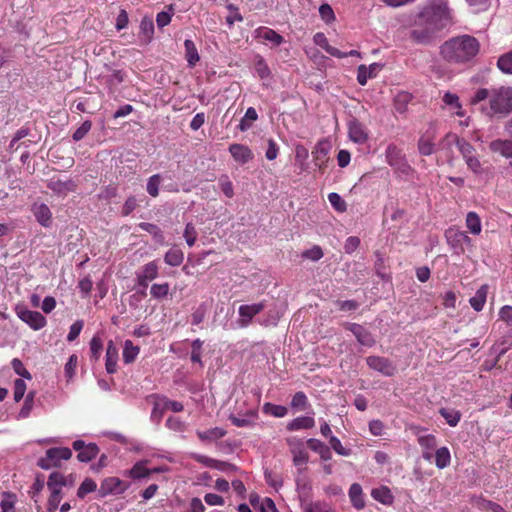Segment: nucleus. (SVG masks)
<instances>
[{"mask_svg": "<svg viewBox=\"0 0 512 512\" xmlns=\"http://www.w3.org/2000/svg\"><path fill=\"white\" fill-rule=\"evenodd\" d=\"M418 22L425 27L411 31V38L418 43L429 42L434 33L452 25L453 16L447 0H431L419 13Z\"/></svg>", "mask_w": 512, "mask_h": 512, "instance_id": "obj_1", "label": "nucleus"}, {"mask_svg": "<svg viewBox=\"0 0 512 512\" xmlns=\"http://www.w3.org/2000/svg\"><path fill=\"white\" fill-rule=\"evenodd\" d=\"M480 43L471 35H461L445 41L440 47V54L451 64L470 63L479 53Z\"/></svg>", "mask_w": 512, "mask_h": 512, "instance_id": "obj_2", "label": "nucleus"}, {"mask_svg": "<svg viewBox=\"0 0 512 512\" xmlns=\"http://www.w3.org/2000/svg\"><path fill=\"white\" fill-rule=\"evenodd\" d=\"M512 112V87L501 86L492 88L491 100L489 103L490 116L505 117Z\"/></svg>", "mask_w": 512, "mask_h": 512, "instance_id": "obj_3", "label": "nucleus"}, {"mask_svg": "<svg viewBox=\"0 0 512 512\" xmlns=\"http://www.w3.org/2000/svg\"><path fill=\"white\" fill-rule=\"evenodd\" d=\"M63 480V474L58 471L52 472L48 477L47 487L50 491L47 502L48 512H55L62 500V488L65 484Z\"/></svg>", "mask_w": 512, "mask_h": 512, "instance_id": "obj_4", "label": "nucleus"}, {"mask_svg": "<svg viewBox=\"0 0 512 512\" xmlns=\"http://www.w3.org/2000/svg\"><path fill=\"white\" fill-rule=\"evenodd\" d=\"M444 235L448 245L457 254H463L465 252V246H473L472 239L467 235V233L456 226H451L446 229Z\"/></svg>", "mask_w": 512, "mask_h": 512, "instance_id": "obj_5", "label": "nucleus"}, {"mask_svg": "<svg viewBox=\"0 0 512 512\" xmlns=\"http://www.w3.org/2000/svg\"><path fill=\"white\" fill-rule=\"evenodd\" d=\"M72 457L71 449L67 447H53L46 451L45 457L39 459L38 466L48 470L60 466L61 460H69Z\"/></svg>", "mask_w": 512, "mask_h": 512, "instance_id": "obj_6", "label": "nucleus"}, {"mask_svg": "<svg viewBox=\"0 0 512 512\" xmlns=\"http://www.w3.org/2000/svg\"><path fill=\"white\" fill-rule=\"evenodd\" d=\"M15 311L17 316L33 330H40L47 324L46 318L38 311L29 310L24 306H17Z\"/></svg>", "mask_w": 512, "mask_h": 512, "instance_id": "obj_7", "label": "nucleus"}, {"mask_svg": "<svg viewBox=\"0 0 512 512\" xmlns=\"http://www.w3.org/2000/svg\"><path fill=\"white\" fill-rule=\"evenodd\" d=\"M130 487V483L121 480L118 477L105 478L99 489L101 497L107 495H120L123 494Z\"/></svg>", "mask_w": 512, "mask_h": 512, "instance_id": "obj_8", "label": "nucleus"}, {"mask_svg": "<svg viewBox=\"0 0 512 512\" xmlns=\"http://www.w3.org/2000/svg\"><path fill=\"white\" fill-rule=\"evenodd\" d=\"M437 130L435 126L430 125L428 129L421 134L418 140V151L423 156H429L436 151Z\"/></svg>", "mask_w": 512, "mask_h": 512, "instance_id": "obj_9", "label": "nucleus"}, {"mask_svg": "<svg viewBox=\"0 0 512 512\" xmlns=\"http://www.w3.org/2000/svg\"><path fill=\"white\" fill-rule=\"evenodd\" d=\"M366 363L369 366V368L383 374L384 376L391 377L397 371L394 363L385 357L368 356L366 358Z\"/></svg>", "mask_w": 512, "mask_h": 512, "instance_id": "obj_10", "label": "nucleus"}, {"mask_svg": "<svg viewBox=\"0 0 512 512\" xmlns=\"http://www.w3.org/2000/svg\"><path fill=\"white\" fill-rule=\"evenodd\" d=\"M72 448L78 452L77 459L83 463L90 462L99 453V448L95 443L86 444L83 440H75L72 443Z\"/></svg>", "mask_w": 512, "mask_h": 512, "instance_id": "obj_11", "label": "nucleus"}, {"mask_svg": "<svg viewBox=\"0 0 512 512\" xmlns=\"http://www.w3.org/2000/svg\"><path fill=\"white\" fill-rule=\"evenodd\" d=\"M159 274V266L157 261L153 260L146 263L137 273V284L138 286L146 289L148 287V283L158 277Z\"/></svg>", "mask_w": 512, "mask_h": 512, "instance_id": "obj_12", "label": "nucleus"}, {"mask_svg": "<svg viewBox=\"0 0 512 512\" xmlns=\"http://www.w3.org/2000/svg\"><path fill=\"white\" fill-rule=\"evenodd\" d=\"M343 326L346 330H349L354 334L361 345L372 347L375 344V339L372 333L362 325L346 322Z\"/></svg>", "mask_w": 512, "mask_h": 512, "instance_id": "obj_13", "label": "nucleus"}, {"mask_svg": "<svg viewBox=\"0 0 512 512\" xmlns=\"http://www.w3.org/2000/svg\"><path fill=\"white\" fill-rule=\"evenodd\" d=\"M348 134L349 138L358 144H363L368 140V132L365 125L356 119L348 123Z\"/></svg>", "mask_w": 512, "mask_h": 512, "instance_id": "obj_14", "label": "nucleus"}, {"mask_svg": "<svg viewBox=\"0 0 512 512\" xmlns=\"http://www.w3.org/2000/svg\"><path fill=\"white\" fill-rule=\"evenodd\" d=\"M265 308L264 302L255 303L252 305H241L239 307V316L241 317V325L248 326L254 316L262 312Z\"/></svg>", "mask_w": 512, "mask_h": 512, "instance_id": "obj_15", "label": "nucleus"}, {"mask_svg": "<svg viewBox=\"0 0 512 512\" xmlns=\"http://www.w3.org/2000/svg\"><path fill=\"white\" fill-rule=\"evenodd\" d=\"M256 38L264 43H270L272 47L280 46L284 42V38L275 30L268 27H259L255 30Z\"/></svg>", "mask_w": 512, "mask_h": 512, "instance_id": "obj_16", "label": "nucleus"}, {"mask_svg": "<svg viewBox=\"0 0 512 512\" xmlns=\"http://www.w3.org/2000/svg\"><path fill=\"white\" fill-rule=\"evenodd\" d=\"M385 156L387 163L391 167L401 169L406 166L405 157L395 144L388 145Z\"/></svg>", "mask_w": 512, "mask_h": 512, "instance_id": "obj_17", "label": "nucleus"}, {"mask_svg": "<svg viewBox=\"0 0 512 512\" xmlns=\"http://www.w3.org/2000/svg\"><path fill=\"white\" fill-rule=\"evenodd\" d=\"M444 141L449 143L455 142L463 159L477 154L476 149L468 141L463 138H459L456 134L448 133L445 136Z\"/></svg>", "mask_w": 512, "mask_h": 512, "instance_id": "obj_18", "label": "nucleus"}, {"mask_svg": "<svg viewBox=\"0 0 512 512\" xmlns=\"http://www.w3.org/2000/svg\"><path fill=\"white\" fill-rule=\"evenodd\" d=\"M229 152L231 153L233 159L240 164H245L252 160L254 157L251 149L248 146L242 144H231L229 146Z\"/></svg>", "mask_w": 512, "mask_h": 512, "instance_id": "obj_19", "label": "nucleus"}, {"mask_svg": "<svg viewBox=\"0 0 512 512\" xmlns=\"http://www.w3.org/2000/svg\"><path fill=\"white\" fill-rule=\"evenodd\" d=\"M510 347H512V330L507 329L503 335L499 336L495 340V343L492 347V349L498 352L496 361H499Z\"/></svg>", "mask_w": 512, "mask_h": 512, "instance_id": "obj_20", "label": "nucleus"}, {"mask_svg": "<svg viewBox=\"0 0 512 512\" xmlns=\"http://www.w3.org/2000/svg\"><path fill=\"white\" fill-rule=\"evenodd\" d=\"M307 447L313 452L319 454L323 461H329L332 458L330 447L319 439L310 438L306 441Z\"/></svg>", "mask_w": 512, "mask_h": 512, "instance_id": "obj_21", "label": "nucleus"}, {"mask_svg": "<svg viewBox=\"0 0 512 512\" xmlns=\"http://www.w3.org/2000/svg\"><path fill=\"white\" fill-rule=\"evenodd\" d=\"M154 36V22L152 18L145 16L140 22L139 39L142 44H149Z\"/></svg>", "mask_w": 512, "mask_h": 512, "instance_id": "obj_22", "label": "nucleus"}, {"mask_svg": "<svg viewBox=\"0 0 512 512\" xmlns=\"http://www.w3.org/2000/svg\"><path fill=\"white\" fill-rule=\"evenodd\" d=\"M105 358V368L107 373H115L117 370L118 349L112 340H110L107 344Z\"/></svg>", "mask_w": 512, "mask_h": 512, "instance_id": "obj_23", "label": "nucleus"}, {"mask_svg": "<svg viewBox=\"0 0 512 512\" xmlns=\"http://www.w3.org/2000/svg\"><path fill=\"white\" fill-rule=\"evenodd\" d=\"M48 188L58 194H67L75 190V183L70 180H62L60 178H52L48 183Z\"/></svg>", "mask_w": 512, "mask_h": 512, "instance_id": "obj_24", "label": "nucleus"}, {"mask_svg": "<svg viewBox=\"0 0 512 512\" xmlns=\"http://www.w3.org/2000/svg\"><path fill=\"white\" fill-rule=\"evenodd\" d=\"M348 495L355 509L362 510L365 507L364 493L360 484L353 483L349 488Z\"/></svg>", "mask_w": 512, "mask_h": 512, "instance_id": "obj_25", "label": "nucleus"}, {"mask_svg": "<svg viewBox=\"0 0 512 512\" xmlns=\"http://www.w3.org/2000/svg\"><path fill=\"white\" fill-rule=\"evenodd\" d=\"M380 70V65L377 63L371 64L369 67L365 65H360L357 69V81L360 85H366L368 79L376 77L378 71Z\"/></svg>", "mask_w": 512, "mask_h": 512, "instance_id": "obj_26", "label": "nucleus"}, {"mask_svg": "<svg viewBox=\"0 0 512 512\" xmlns=\"http://www.w3.org/2000/svg\"><path fill=\"white\" fill-rule=\"evenodd\" d=\"M371 497L378 501L379 503L390 506L394 502V496L387 486H381L378 488H373L371 490Z\"/></svg>", "mask_w": 512, "mask_h": 512, "instance_id": "obj_27", "label": "nucleus"}, {"mask_svg": "<svg viewBox=\"0 0 512 512\" xmlns=\"http://www.w3.org/2000/svg\"><path fill=\"white\" fill-rule=\"evenodd\" d=\"M32 211L39 224L43 227L50 226L52 213L46 204L34 205Z\"/></svg>", "mask_w": 512, "mask_h": 512, "instance_id": "obj_28", "label": "nucleus"}, {"mask_svg": "<svg viewBox=\"0 0 512 512\" xmlns=\"http://www.w3.org/2000/svg\"><path fill=\"white\" fill-rule=\"evenodd\" d=\"M147 461L136 462L131 469L125 472V475L133 480L144 479L151 475L150 469L146 467Z\"/></svg>", "mask_w": 512, "mask_h": 512, "instance_id": "obj_29", "label": "nucleus"}, {"mask_svg": "<svg viewBox=\"0 0 512 512\" xmlns=\"http://www.w3.org/2000/svg\"><path fill=\"white\" fill-rule=\"evenodd\" d=\"M492 152L499 153L503 157L512 158V141L497 139L490 143Z\"/></svg>", "mask_w": 512, "mask_h": 512, "instance_id": "obj_30", "label": "nucleus"}, {"mask_svg": "<svg viewBox=\"0 0 512 512\" xmlns=\"http://www.w3.org/2000/svg\"><path fill=\"white\" fill-rule=\"evenodd\" d=\"M315 426V420L310 416H300L293 419L287 425V430L298 431L302 429H311Z\"/></svg>", "mask_w": 512, "mask_h": 512, "instance_id": "obj_31", "label": "nucleus"}, {"mask_svg": "<svg viewBox=\"0 0 512 512\" xmlns=\"http://www.w3.org/2000/svg\"><path fill=\"white\" fill-rule=\"evenodd\" d=\"M257 416L256 410H249L243 417L230 415L229 420L236 427H250L254 424Z\"/></svg>", "mask_w": 512, "mask_h": 512, "instance_id": "obj_32", "label": "nucleus"}, {"mask_svg": "<svg viewBox=\"0 0 512 512\" xmlns=\"http://www.w3.org/2000/svg\"><path fill=\"white\" fill-rule=\"evenodd\" d=\"M465 226L472 235H479L482 231V223L479 215L474 211L468 212L465 219Z\"/></svg>", "mask_w": 512, "mask_h": 512, "instance_id": "obj_33", "label": "nucleus"}, {"mask_svg": "<svg viewBox=\"0 0 512 512\" xmlns=\"http://www.w3.org/2000/svg\"><path fill=\"white\" fill-rule=\"evenodd\" d=\"M138 227L142 229L143 231L148 232L152 235L153 239L156 243L160 245L165 244V237L163 231L158 227L156 224L148 223V222H141L138 224Z\"/></svg>", "mask_w": 512, "mask_h": 512, "instance_id": "obj_34", "label": "nucleus"}, {"mask_svg": "<svg viewBox=\"0 0 512 512\" xmlns=\"http://www.w3.org/2000/svg\"><path fill=\"white\" fill-rule=\"evenodd\" d=\"M487 293H488V286L482 285L476 291L475 295L470 298V300H469L470 305L475 311L479 312L483 309L484 304L486 302Z\"/></svg>", "mask_w": 512, "mask_h": 512, "instance_id": "obj_35", "label": "nucleus"}, {"mask_svg": "<svg viewBox=\"0 0 512 512\" xmlns=\"http://www.w3.org/2000/svg\"><path fill=\"white\" fill-rule=\"evenodd\" d=\"M196 434L201 441L205 442L223 438L226 435V431L220 427H214L206 431L198 430Z\"/></svg>", "mask_w": 512, "mask_h": 512, "instance_id": "obj_36", "label": "nucleus"}, {"mask_svg": "<svg viewBox=\"0 0 512 512\" xmlns=\"http://www.w3.org/2000/svg\"><path fill=\"white\" fill-rule=\"evenodd\" d=\"M194 459L198 463H201V464L205 465L206 467L214 468V469H218V470H222V471H225L229 467H231V465L229 463L219 461V460H216V459L204 456V455H195Z\"/></svg>", "mask_w": 512, "mask_h": 512, "instance_id": "obj_37", "label": "nucleus"}, {"mask_svg": "<svg viewBox=\"0 0 512 512\" xmlns=\"http://www.w3.org/2000/svg\"><path fill=\"white\" fill-rule=\"evenodd\" d=\"M184 48H185V58L189 64V66H191V67L195 66L196 63L200 59L198 50L195 46V43L190 39H186L184 41Z\"/></svg>", "mask_w": 512, "mask_h": 512, "instance_id": "obj_38", "label": "nucleus"}, {"mask_svg": "<svg viewBox=\"0 0 512 512\" xmlns=\"http://www.w3.org/2000/svg\"><path fill=\"white\" fill-rule=\"evenodd\" d=\"M312 155L315 161V165L322 170L328 161L327 148L322 143H318L315 147V150L312 152Z\"/></svg>", "mask_w": 512, "mask_h": 512, "instance_id": "obj_39", "label": "nucleus"}, {"mask_svg": "<svg viewBox=\"0 0 512 512\" xmlns=\"http://www.w3.org/2000/svg\"><path fill=\"white\" fill-rule=\"evenodd\" d=\"M258 119V114L255 108L249 107L246 110L244 117L240 120L238 129L242 132L249 130L253 123Z\"/></svg>", "mask_w": 512, "mask_h": 512, "instance_id": "obj_40", "label": "nucleus"}, {"mask_svg": "<svg viewBox=\"0 0 512 512\" xmlns=\"http://www.w3.org/2000/svg\"><path fill=\"white\" fill-rule=\"evenodd\" d=\"M184 260V253L178 248L169 249L164 256V261L170 266H179Z\"/></svg>", "mask_w": 512, "mask_h": 512, "instance_id": "obj_41", "label": "nucleus"}, {"mask_svg": "<svg viewBox=\"0 0 512 512\" xmlns=\"http://www.w3.org/2000/svg\"><path fill=\"white\" fill-rule=\"evenodd\" d=\"M451 455L447 447L438 448L435 452V465L439 469H444L450 465Z\"/></svg>", "mask_w": 512, "mask_h": 512, "instance_id": "obj_42", "label": "nucleus"}, {"mask_svg": "<svg viewBox=\"0 0 512 512\" xmlns=\"http://www.w3.org/2000/svg\"><path fill=\"white\" fill-rule=\"evenodd\" d=\"M140 352V348L138 346H134L131 340H126L124 342L123 348V361L126 364L132 363L137 358Z\"/></svg>", "mask_w": 512, "mask_h": 512, "instance_id": "obj_43", "label": "nucleus"}, {"mask_svg": "<svg viewBox=\"0 0 512 512\" xmlns=\"http://www.w3.org/2000/svg\"><path fill=\"white\" fill-rule=\"evenodd\" d=\"M439 413L451 427H455L461 419V413L454 409L441 408Z\"/></svg>", "mask_w": 512, "mask_h": 512, "instance_id": "obj_44", "label": "nucleus"}, {"mask_svg": "<svg viewBox=\"0 0 512 512\" xmlns=\"http://www.w3.org/2000/svg\"><path fill=\"white\" fill-rule=\"evenodd\" d=\"M497 67L502 73L512 75V50L498 58Z\"/></svg>", "mask_w": 512, "mask_h": 512, "instance_id": "obj_45", "label": "nucleus"}, {"mask_svg": "<svg viewBox=\"0 0 512 512\" xmlns=\"http://www.w3.org/2000/svg\"><path fill=\"white\" fill-rule=\"evenodd\" d=\"M263 411L266 414H270L278 418L285 417L288 414V409L285 406L276 405L269 402L264 404Z\"/></svg>", "mask_w": 512, "mask_h": 512, "instance_id": "obj_46", "label": "nucleus"}, {"mask_svg": "<svg viewBox=\"0 0 512 512\" xmlns=\"http://www.w3.org/2000/svg\"><path fill=\"white\" fill-rule=\"evenodd\" d=\"M103 341L98 335H94L90 341V358L97 361L102 353Z\"/></svg>", "mask_w": 512, "mask_h": 512, "instance_id": "obj_47", "label": "nucleus"}, {"mask_svg": "<svg viewBox=\"0 0 512 512\" xmlns=\"http://www.w3.org/2000/svg\"><path fill=\"white\" fill-rule=\"evenodd\" d=\"M97 488L96 482L92 478H86L77 490V496L83 499L87 494L94 492Z\"/></svg>", "mask_w": 512, "mask_h": 512, "instance_id": "obj_48", "label": "nucleus"}, {"mask_svg": "<svg viewBox=\"0 0 512 512\" xmlns=\"http://www.w3.org/2000/svg\"><path fill=\"white\" fill-rule=\"evenodd\" d=\"M169 284L167 282L161 284H153L150 289V294L155 299H162L169 293Z\"/></svg>", "mask_w": 512, "mask_h": 512, "instance_id": "obj_49", "label": "nucleus"}, {"mask_svg": "<svg viewBox=\"0 0 512 512\" xmlns=\"http://www.w3.org/2000/svg\"><path fill=\"white\" fill-rule=\"evenodd\" d=\"M168 11H161L156 16V23L158 28L162 29L165 26L169 25L173 16V7L169 5Z\"/></svg>", "mask_w": 512, "mask_h": 512, "instance_id": "obj_50", "label": "nucleus"}, {"mask_svg": "<svg viewBox=\"0 0 512 512\" xmlns=\"http://www.w3.org/2000/svg\"><path fill=\"white\" fill-rule=\"evenodd\" d=\"M328 200L332 207L338 212H345L347 210V204L343 198L335 192L328 194Z\"/></svg>", "mask_w": 512, "mask_h": 512, "instance_id": "obj_51", "label": "nucleus"}, {"mask_svg": "<svg viewBox=\"0 0 512 512\" xmlns=\"http://www.w3.org/2000/svg\"><path fill=\"white\" fill-rule=\"evenodd\" d=\"M160 174L152 175L147 182V192L152 197H157L159 195V185L161 183Z\"/></svg>", "mask_w": 512, "mask_h": 512, "instance_id": "obj_52", "label": "nucleus"}, {"mask_svg": "<svg viewBox=\"0 0 512 512\" xmlns=\"http://www.w3.org/2000/svg\"><path fill=\"white\" fill-rule=\"evenodd\" d=\"M330 450L333 449L338 455L341 456H350L351 449L345 448L341 441L336 436H330L329 439Z\"/></svg>", "mask_w": 512, "mask_h": 512, "instance_id": "obj_53", "label": "nucleus"}, {"mask_svg": "<svg viewBox=\"0 0 512 512\" xmlns=\"http://www.w3.org/2000/svg\"><path fill=\"white\" fill-rule=\"evenodd\" d=\"M202 346H203V341H201L200 339H195L192 344H191V361L193 363H199L201 366L202 365V360H201V357H202Z\"/></svg>", "mask_w": 512, "mask_h": 512, "instance_id": "obj_54", "label": "nucleus"}, {"mask_svg": "<svg viewBox=\"0 0 512 512\" xmlns=\"http://www.w3.org/2000/svg\"><path fill=\"white\" fill-rule=\"evenodd\" d=\"M308 406V398L304 392H296L291 400V407L295 409L304 410Z\"/></svg>", "mask_w": 512, "mask_h": 512, "instance_id": "obj_55", "label": "nucleus"}, {"mask_svg": "<svg viewBox=\"0 0 512 512\" xmlns=\"http://www.w3.org/2000/svg\"><path fill=\"white\" fill-rule=\"evenodd\" d=\"M324 253L319 245H314L310 249L302 252V258L309 259L311 261H318L323 257Z\"/></svg>", "mask_w": 512, "mask_h": 512, "instance_id": "obj_56", "label": "nucleus"}, {"mask_svg": "<svg viewBox=\"0 0 512 512\" xmlns=\"http://www.w3.org/2000/svg\"><path fill=\"white\" fill-rule=\"evenodd\" d=\"M219 186L226 197L232 198L234 196V187L227 175H222L219 178Z\"/></svg>", "mask_w": 512, "mask_h": 512, "instance_id": "obj_57", "label": "nucleus"}, {"mask_svg": "<svg viewBox=\"0 0 512 512\" xmlns=\"http://www.w3.org/2000/svg\"><path fill=\"white\" fill-rule=\"evenodd\" d=\"M304 512H333V510L327 503L316 501L306 504Z\"/></svg>", "mask_w": 512, "mask_h": 512, "instance_id": "obj_58", "label": "nucleus"}, {"mask_svg": "<svg viewBox=\"0 0 512 512\" xmlns=\"http://www.w3.org/2000/svg\"><path fill=\"white\" fill-rule=\"evenodd\" d=\"M92 122L90 120L84 121L80 127H78L72 135L74 141L78 142L82 140L91 130Z\"/></svg>", "mask_w": 512, "mask_h": 512, "instance_id": "obj_59", "label": "nucleus"}, {"mask_svg": "<svg viewBox=\"0 0 512 512\" xmlns=\"http://www.w3.org/2000/svg\"><path fill=\"white\" fill-rule=\"evenodd\" d=\"M499 320L503 321L507 325V329L512 330V306L504 305L499 310Z\"/></svg>", "mask_w": 512, "mask_h": 512, "instance_id": "obj_60", "label": "nucleus"}, {"mask_svg": "<svg viewBox=\"0 0 512 512\" xmlns=\"http://www.w3.org/2000/svg\"><path fill=\"white\" fill-rule=\"evenodd\" d=\"M491 94H492V89L480 88L475 92V94L471 98L470 102H471V104L476 105L486 99H488L490 101Z\"/></svg>", "mask_w": 512, "mask_h": 512, "instance_id": "obj_61", "label": "nucleus"}, {"mask_svg": "<svg viewBox=\"0 0 512 512\" xmlns=\"http://www.w3.org/2000/svg\"><path fill=\"white\" fill-rule=\"evenodd\" d=\"M292 454H293L294 465L302 466V465L307 464V462L309 460V455L304 449H302V448L293 449Z\"/></svg>", "mask_w": 512, "mask_h": 512, "instance_id": "obj_62", "label": "nucleus"}, {"mask_svg": "<svg viewBox=\"0 0 512 512\" xmlns=\"http://www.w3.org/2000/svg\"><path fill=\"white\" fill-rule=\"evenodd\" d=\"M464 161L466 162L468 169L471 170L474 174L483 173L482 164L477 154L472 157H467L466 159H464Z\"/></svg>", "mask_w": 512, "mask_h": 512, "instance_id": "obj_63", "label": "nucleus"}, {"mask_svg": "<svg viewBox=\"0 0 512 512\" xmlns=\"http://www.w3.org/2000/svg\"><path fill=\"white\" fill-rule=\"evenodd\" d=\"M418 443L424 450H433L436 447L437 441L434 435L428 434L420 436Z\"/></svg>", "mask_w": 512, "mask_h": 512, "instance_id": "obj_64", "label": "nucleus"}]
</instances>
